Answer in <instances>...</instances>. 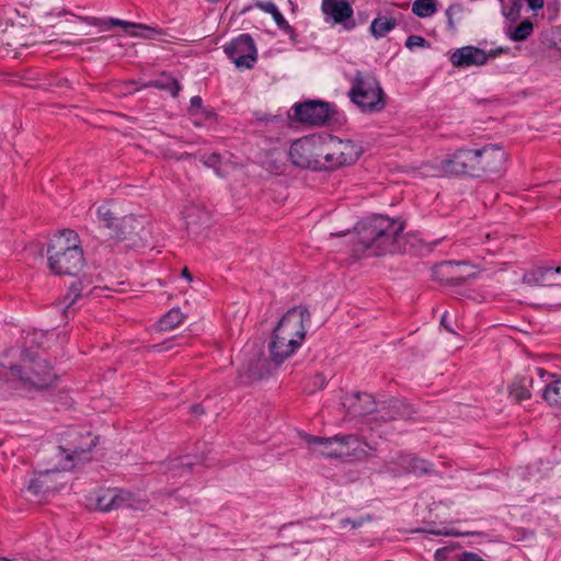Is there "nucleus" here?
<instances>
[{
	"mask_svg": "<svg viewBox=\"0 0 561 561\" xmlns=\"http://www.w3.org/2000/svg\"><path fill=\"white\" fill-rule=\"evenodd\" d=\"M79 295L78 294H75V297L71 299L70 304L68 305V307L75 302V299L78 297Z\"/></svg>",
	"mask_w": 561,
	"mask_h": 561,
	"instance_id": "obj_48",
	"label": "nucleus"
},
{
	"mask_svg": "<svg viewBox=\"0 0 561 561\" xmlns=\"http://www.w3.org/2000/svg\"><path fill=\"white\" fill-rule=\"evenodd\" d=\"M536 371L538 376L541 378L547 374V371L543 368H537Z\"/></svg>",
	"mask_w": 561,
	"mask_h": 561,
	"instance_id": "obj_46",
	"label": "nucleus"
},
{
	"mask_svg": "<svg viewBox=\"0 0 561 561\" xmlns=\"http://www.w3.org/2000/svg\"><path fill=\"white\" fill-rule=\"evenodd\" d=\"M348 96L364 113H377L386 106L383 90L377 78L369 72L355 73Z\"/></svg>",
	"mask_w": 561,
	"mask_h": 561,
	"instance_id": "obj_4",
	"label": "nucleus"
},
{
	"mask_svg": "<svg viewBox=\"0 0 561 561\" xmlns=\"http://www.w3.org/2000/svg\"><path fill=\"white\" fill-rule=\"evenodd\" d=\"M477 150L478 178L499 175L505 170L507 154L499 145H486Z\"/></svg>",
	"mask_w": 561,
	"mask_h": 561,
	"instance_id": "obj_9",
	"label": "nucleus"
},
{
	"mask_svg": "<svg viewBox=\"0 0 561 561\" xmlns=\"http://www.w3.org/2000/svg\"><path fill=\"white\" fill-rule=\"evenodd\" d=\"M340 458L350 460H363L370 456L373 448L356 435H337Z\"/></svg>",
	"mask_w": 561,
	"mask_h": 561,
	"instance_id": "obj_16",
	"label": "nucleus"
},
{
	"mask_svg": "<svg viewBox=\"0 0 561 561\" xmlns=\"http://www.w3.org/2000/svg\"><path fill=\"white\" fill-rule=\"evenodd\" d=\"M430 533H431V534H434V535H437V536H442V535H444V536H449V535H451V533H448V531H442V530H431Z\"/></svg>",
	"mask_w": 561,
	"mask_h": 561,
	"instance_id": "obj_45",
	"label": "nucleus"
},
{
	"mask_svg": "<svg viewBox=\"0 0 561 561\" xmlns=\"http://www.w3.org/2000/svg\"><path fill=\"white\" fill-rule=\"evenodd\" d=\"M412 12L420 18H428L436 12L435 0H415Z\"/></svg>",
	"mask_w": 561,
	"mask_h": 561,
	"instance_id": "obj_29",
	"label": "nucleus"
},
{
	"mask_svg": "<svg viewBox=\"0 0 561 561\" xmlns=\"http://www.w3.org/2000/svg\"><path fill=\"white\" fill-rule=\"evenodd\" d=\"M301 542L309 543V542H311V540L309 538H304V539H301Z\"/></svg>",
	"mask_w": 561,
	"mask_h": 561,
	"instance_id": "obj_49",
	"label": "nucleus"
},
{
	"mask_svg": "<svg viewBox=\"0 0 561 561\" xmlns=\"http://www.w3.org/2000/svg\"><path fill=\"white\" fill-rule=\"evenodd\" d=\"M383 470L393 476L413 473L416 476L434 473V466L426 459L413 454H399L392 460L386 461Z\"/></svg>",
	"mask_w": 561,
	"mask_h": 561,
	"instance_id": "obj_10",
	"label": "nucleus"
},
{
	"mask_svg": "<svg viewBox=\"0 0 561 561\" xmlns=\"http://www.w3.org/2000/svg\"><path fill=\"white\" fill-rule=\"evenodd\" d=\"M455 11H459V8L456 7V5H450L447 10H446V15L448 18V25L450 28H455V23H454V18H453V14Z\"/></svg>",
	"mask_w": 561,
	"mask_h": 561,
	"instance_id": "obj_38",
	"label": "nucleus"
},
{
	"mask_svg": "<svg viewBox=\"0 0 561 561\" xmlns=\"http://www.w3.org/2000/svg\"><path fill=\"white\" fill-rule=\"evenodd\" d=\"M183 313L179 309H171L159 322L161 331L172 330L182 323Z\"/></svg>",
	"mask_w": 561,
	"mask_h": 561,
	"instance_id": "obj_27",
	"label": "nucleus"
},
{
	"mask_svg": "<svg viewBox=\"0 0 561 561\" xmlns=\"http://www.w3.org/2000/svg\"><path fill=\"white\" fill-rule=\"evenodd\" d=\"M533 385V379L523 378L518 383H514L511 389V396L516 401H523L531 398V392L528 386Z\"/></svg>",
	"mask_w": 561,
	"mask_h": 561,
	"instance_id": "obj_28",
	"label": "nucleus"
},
{
	"mask_svg": "<svg viewBox=\"0 0 561 561\" xmlns=\"http://www.w3.org/2000/svg\"><path fill=\"white\" fill-rule=\"evenodd\" d=\"M96 507L101 512L117 510V489L102 490L96 499Z\"/></svg>",
	"mask_w": 561,
	"mask_h": 561,
	"instance_id": "obj_24",
	"label": "nucleus"
},
{
	"mask_svg": "<svg viewBox=\"0 0 561 561\" xmlns=\"http://www.w3.org/2000/svg\"><path fill=\"white\" fill-rule=\"evenodd\" d=\"M405 46L410 49H413L415 47H425L427 46V42L422 36L411 35L407 38Z\"/></svg>",
	"mask_w": 561,
	"mask_h": 561,
	"instance_id": "obj_36",
	"label": "nucleus"
},
{
	"mask_svg": "<svg viewBox=\"0 0 561 561\" xmlns=\"http://www.w3.org/2000/svg\"><path fill=\"white\" fill-rule=\"evenodd\" d=\"M0 446H2V442L0 440Z\"/></svg>",
	"mask_w": 561,
	"mask_h": 561,
	"instance_id": "obj_51",
	"label": "nucleus"
},
{
	"mask_svg": "<svg viewBox=\"0 0 561 561\" xmlns=\"http://www.w3.org/2000/svg\"><path fill=\"white\" fill-rule=\"evenodd\" d=\"M533 31H534L533 23L529 20H525L520 24H518L516 27H514L508 33V36L514 42H523L529 37V35L533 33Z\"/></svg>",
	"mask_w": 561,
	"mask_h": 561,
	"instance_id": "obj_31",
	"label": "nucleus"
},
{
	"mask_svg": "<svg viewBox=\"0 0 561 561\" xmlns=\"http://www.w3.org/2000/svg\"><path fill=\"white\" fill-rule=\"evenodd\" d=\"M202 160L207 167L215 168L220 161V156L217 153H211L209 156H204Z\"/></svg>",
	"mask_w": 561,
	"mask_h": 561,
	"instance_id": "obj_37",
	"label": "nucleus"
},
{
	"mask_svg": "<svg viewBox=\"0 0 561 561\" xmlns=\"http://www.w3.org/2000/svg\"><path fill=\"white\" fill-rule=\"evenodd\" d=\"M397 25V20L392 16H380L373 20L369 31L375 38L383 37Z\"/></svg>",
	"mask_w": 561,
	"mask_h": 561,
	"instance_id": "obj_23",
	"label": "nucleus"
},
{
	"mask_svg": "<svg viewBox=\"0 0 561 561\" xmlns=\"http://www.w3.org/2000/svg\"><path fill=\"white\" fill-rule=\"evenodd\" d=\"M343 405L346 412L353 417H369V422H388L396 419L392 412L397 408V402H391L389 407L377 409L374 397L366 392H354L347 396Z\"/></svg>",
	"mask_w": 561,
	"mask_h": 561,
	"instance_id": "obj_5",
	"label": "nucleus"
},
{
	"mask_svg": "<svg viewBox=\"0 0 561 561\" xmlns=\"http://www.w3.org/2000/svg\"><path fill=\"white\" fill-rule=\"evenodd\" d=\"M554 46L561 50V26L558 27L553 33Z\"/></svg>",
	"mask_w": 561,
	"mask_h": 561,
	"instance_id": "obj_40",
	"label": "nucleus"
},
{
	"mask_svg": "<svg viewBox=\"0 0 561 561\" xmlns=\"http://www.w3.org/2000/svg\"><path fill=\"white\" fill-rule=\"evenodd\" d=\"M310 321V312L304 306L294 307L283 316L268 345L274 363L282 364L301 346Z\"/></svg>",
	"mask_w": 561,
	"mask_h": 561,
	"instance_id": "obj_1",
	"label": "nucleus"
},
{
	"mask_svg": "<svg viewBox=\"0 0 561 561\" xmlns=\"http://www.w3.org/2000/svg\"><path fill=\"white\" fill-rule=\"evenodd\" d=\"M477 150L461 148L439 162L440 170L446 174H465L478 178Z\"/></svg>",
	"mask_w": 561,
	"mask_h": 561,
	"instance_id": "obj_8",
	"label": "nucleus"
},
{
	"mask_svg": "<svg viewBox=\"0 0 561 561\" xmlns=\"http://www.w3.org/2000/svg\"><path fill=\"white\" fill-rule=\"evenodd\" d=\"M147 87H153L161 90H169L172 94V96H176L179 94V91L181 89L178 80L173 78H163V79H157L151 80L147 84Z\"/></svg>",
	"mask_w": 561,
	"mask_h": 561,
	"instance_id": "obj_32",
	"label": "nucleus"
},
{
	"mask_svg": "<svg viewBox=\"0 0 561 561\" xmlns=\"http://www.w3.org/2000/svg\"><path fill=\"white\" fill-rule=\"evenodd\" d=\"M248 377L250 379H255V378H260L261 377V374L257 373L255 369H253L252 367H249L248 369Z\"/></svg>",
	"mask_w": 561,
	"mask_h": 561,
	"instance_id": "obj_41",
	"label": "nucleus"
},
{
	"mask_svg": "<svg viewBox=\"0 0 561 561\" xmlns=\"http://www.w3.org/2000/svg\"><path fill=\"white\" fill-rule=\"evenodd\" d=\"M85 21L89 24L95 25V26H105V25H108V26H121V27H124L126 30L128 27H134V28L144 30V31L147 32L146 34H141V33H137V32H130L129 33L130 36H134V37L154 38L156 36H160V35L164 34V32L162 30H160V28L151 27V26H148V25H145V24L127 22V21L119 20V19H114V18H110L107 20H102V19H99V18H87Z\"/></svg>",
	"mask_w": 561,
	"mask_h": 561,
	"instance_id": "obj_17",
	"label": "nucleus"
},
{
	"mask_svg": "<svg viewBox=\"0 0 561 561\" xmlns=\"http://www.w3.org/2000/svg\"><path fill=\"white\" fill-rule=\"evenodd\" d=\"M51 474L53 472L46 471L32 479L28 483L27 491L38 500L53 492L54 488L50 484Z\"/></svg>",
	"mask_w": 561,
	"mask_h": 561,
	"instance_id": "obj_22",
	"label": "nucleus"
},
{
	"mask_svg": "<svg viewBox=\"0 0 561 561\" xmlns=\"http://www.w3.org/2000/svg\"><path fill=\"white\" fill-rule=\"evenodd\" d=\"M191 410L195 414H203L204 413V410L202 409V407L199 404L193 405L191 408Z\"/></svg>",
	"mask_w": 561,
	"mask_h": 561,
	"instance_id": "obj_43",
	"label": "nucleus"
},
{
	"mask_svg": "<svg viewBox=\"0 0 561 561\" xmlns=\"http://www.w3.org/2000/svg\"><path fill=\"white\" fill-rule=\"evenodd\" d=\"M543 399L551 407L561 408V378L546 386L543 391Z\"/></svg>",
	"mask_w": 561,
	"mask_h": 561,
	"instance_id": "obj_25",
	"label": "nucleus"
},
{
	"mask_svg": "<svg viewBox=\"0 0 561 561\" xmlns=\"http://www.w3.org/2000/svg\"><path fill=\"white\" fill-rule=\"evenodd\" d=\"M323 168L337 169L357 161L362 149L352 140H342L334 136H323Z\"/></svg>",
	"mask_w": 561,
	"mask_h": 561,
	"instance_id": "obj_7",
	"label": "nucleus"
},
{
	"mask_svg": "<svg viewBox=\"0 0 561 561\" xmlns=\"http://www.w3.org/2000/svg\"><path fill=\"white\" fill-rule=\"evenodd\" d=\"M295 117L309 125L321 126L330 118L329 104L321 101H308L294 106Z\"/></svg>",
	"mask_w": 561,
	"mask_h": 561,
	"instance_id": "obj_14",
	"label": "nucleus"
},
{
	"mask_svg": "<svg viewBox=\"0 0 561 561\" xmlns=\"http://www.w3.org/2000/svg\"><path fill=\"white\" fill-rule=\"evenodd\" d=\"M87 438L89 439L87 447H75L72 450H70V453L66 455L68 460H72L75 458L80 459L92 449V447L95 445L94 438H92L90 434H88Z\"/></svg>",
	"mask_w": 561,
	"mask_h": 561,
	"instance_id": "obj_34",
	"label": "nucleus"
},
{
	"mask_svg": "<svg viewBox=\"0 0 561 561\" xmlns=\"http://www.w3.org/2000/svg\"><path fill=\"white\" fill-rule=\"evenodd\" d=\"M310 383L311 386L309 388V391L313 392L316 390L323 389L327 385V380L322 374H316L313 377H311Z\"/></svg>",
	"mask_w": 561,
	"mask_h": 561,
	"instance_id": "obj_35",
	"label": "nucleus"
},
{
	"mask_svg": "<svg viewBox=\"0 0 561 561\" xmlns=\"http://www.w3.org/2000/svg\"><path fill=\"white\" fill-rule=\"evenodd\" d=\"M440 324L450 333H455V331L448 327V323H446V313L443 316Z\"/></svg>",
	"mask_w": 561,
	"mask_h": 561,
	"instance_id": "obj_42",
	"label": "nucleus"
},
{
	"mask_svg": "<svg viewBox=\"0 0 561 561\" xmlns=\"http://www.w3.org/2000/svg\"><path fill=\"white\" fill-rule=\"evenodd\" d=\"M259 7L266 13H270L275 23L277 24V26L280 28V30H284V31H290L291 27L290 25L288 24V22L285 20V18L283 16V14L279 12L278 8L276 7L275 3L271 2V1H266V2H260L259 3Z\"/></svg>",
	"mask_w": 561,
	"mask_h": 561,
	"instance_id": "obj_26",
	"label": "nucleus"
},
{
	"mask_svg": "<svg viewBox=\"0 0 561 561\" xmlns=\"http://www.w3.org/2000/svg\"><path fill=\"white\" fill-rule=\"evenodd\" d=\"M98 217L101 221L105 224L108 228H115L117 238L127 239L133 233H137V229L141 227V222H139L133 215L125 216L122 219H117L114 216V213L110 207L102 205L96 210Z\"/></svg>",
	"mask_w": 561,
	"mask_h": 561,
	"instance_id": "obj_15",
	"label": "nucleus"
},
{
	"mask_svg": "<svg viewBox=\"0 0 561 561\" xmlns=\"http://www.w3.org/2000/svg\"><path fill=\"white\" fill-rule=\"evenodd\" d=\"M404 224L385 216H373L357 228L358 244L370 255H381L396 250V243Z\"/></svg>",
	"mask_w": 561,
	"mask_h": 561,
	"instance_id": "obj_3",
	"label": "nucleus"
},
{
	"mask_svg": "<svg viewBox=\"0 0 561 561\" xmlns=\"http://www.w3.org/2000/svg\"><path fill=\"white\" fill-rule=\"evenodd\" d=\"M343 523H344V524H346V523H351V524H352V527H357V526H359V525H360V523L352 522V520H350V519H345V520H343Z\"/></svg>",
	"mask_w": 561,
	"mask_h": 561,
	"instance_id": "obj_47",
	"label": "nucleus"
},
{
	"mask_svg": "<svg viewBox=\"0 0 561 561\" xmlns=\"http://www.w3.org/2000/svg\"><path fill=\"white\" fill-rule=\"evenodd\" d=\"M187 225L205 224L208 221V214L197 207H190L185 211Z\"/></svg>",
	"mask_w": 561,
	"mask_h": 561,
	"instance_id": "obj_33",
	"label": "nucleus"
},
{
	"mask_svg": "<svg viewBox=\"0 0 561 561\" xmlns=\"http://www.w3.org/2000/svg\"><path fill=\"white\" fill-rule=\"evenodd\" d=\"M561 274V266L546 267L538 266L527 271L523 282L529 286H553L560 285L558 276Z\"/></svg>",
	"mask_w": 561,
	"mask_h": 561,
	"instance_id": "obj_18",
	"label": "nucleus"
},
{
	"mask_svg": "<svg viewBox=\"0 0 561 561\" xmlns=\"http://www.w3.org/2000/svg\"><path fill=\"white\" fill-rule=\"evenodd\" d=\"M83 44H84L83 41L76 43V45H83Z\"/></svg>",
	"mask_w": 561,
	"mask_h": 561,
	"instance_id": "obj_50",
	"label": "nucleus"
},
{
	"mask_svg": "<svg viewBox=\"0 0 561 561\" xmlns=\"http://www.w3.org/2000/svg\"><path fill=\"white\" fill-rule=\"evenodd\" d=\"M502 51V48L490 50L489 53H486L485 50L478 48L476 46H463L461 48L456 49L450 55L449 60L451 65L456 68L483 66L488 62L490 58H495Z\"/></svg>",
	"mask_w": 561,
	"mask_h": 561,
	"instance_id": "obj_13",
	"label": "nucleus"
},
{
	"mask_svg": "<svg viewBox=\"0 0 561 561\" xmlns=\"http://www.w3.org/2000/svg\"><path fill=\"white\" fill-rule=\"evenodd\" d=\"M526 2L528 7L534 11L542 9L543 7V0H526Z\"/></svg>",
	"mask_w": 561,
	"mask_h": 561,
	"instance_id": "obj_39",
	"label": "nucleus"
},
{
	"mask_svg": "<svg viewBox=\"0 0 561 561\" xmlns=\"http://www.w3.org/2000/svg\"><path fill=\"white\" fill-rule=\"evenodd\" d=\"M225 53L238 68L251 69L256 61V47L249 34H241L225 46Z\"/></svg>",
	"mask_w": 561,
	"mask_h": 561,
	"instance_id": "obj_11",
	"label": "nucleus"
},
{
	"mask_svg": "<svg viewBox=\"0 0 561 561\" xmlns=\"http://www.w3.org/2000/svg\"><path fill=\"white\" fill-rule=\"evenodd\" d=\"M182 276L185 277L188 280H192V275H191L190 271L187 270V267L183 268Z\"/></svg>",
	"mask_w": 561,
	"mask_h": 561,
	"instance_id": "obj_44",
	"label": "nucleus"
},
{
	"mask_svg": "<svg viewBox=\"0 0 561 561\" xmlns=\"http://www.w3.org/2000/svg\"><path fill=\"white\" fill-rule=\"evenodd\" d=\"M47 265L55 275L76 276L84 266L79 236L73 230H62L47 245Z\"/></svg>",
	"mask_w": 561,
	"mask_h": 561,
	"instance_id": "obj_2",
	"label": "nucleus"
},
{
	"mask_svg": "<svg viewBox=\"0 0 561 561\" xmlns=\"http://www.w3.org/2000/svg\"><path fill=\"white\" fill-rule=\"evenodd\" d=\"M302 438L312 453L328 458H340L337 435L329 438H323L319 436L305 434L302 435Z\"/></svg>",
	"mask_w": 561,
	"mask_h": 561,
	"instance_id": "obj_19",
	"label": "nucleus"
},
{
	"mask_svg": "<svg viewBox=\"0 0 561 561\" xmlns=\"http://www.w3.org/2000/svg\"><path fill=\"white\" fill-rule=\"evenodd\" d=\"M323 136L310 135L295 140L289 149L293 164L304 169L323 168Z\"/></svg>",
	"mask_w": 561,
	"mask_h": 561,
	"instance_id": "obj_6",
	"label": "nucleus"
},
{
	"mask_svg": "<svg viewBox=\"0 0 561 561\" xmlns=\"http://www.w3.org/2000/svg\"><path fill=\"white\" fill-rule=\"evenodd\" d=\"M149 503L147 495L141 492L117 489V510L129 508L144 512L148 508Z\"/></svg>",
	"mask_w": 561,
	"mask_h": 561,
	"instance_id": "obj_20",
	"label": "nucleus"
},
{
	"mask_svg": "<svg viewBox=\"0 0 561 561\" xmlns=\"http://www.w3.org/2000/svg\"><path fill=\"white\" fill-rule=\"evenodd\" d=\"M28 370L24 371L22 367L14 366L11 368V374L39 389L48 387L55 379V373L45 359L34 360Z\"/></svg>",
	"mask_w": 561,
	"mask_h": 561,
	"instance_id": "obj_12",
	"label": "nucleus"
},
{
	"mask_svg": "<svg viewBox=\"0 0 561 561\" xmlns=\"http://www.w3.org/2000/svg\"><path fill=\"white\" fill-rule=\"evenodd\" d=\"M322 13L331 18L335 23H344L353 15L351 4L345 0H322Z\"/></svg>",
	"mask_w": 561,
	"mask_h": 561,
	"instance_id": "obj_21",
	"label": "nucleus"
},
{
	"mask_svg": "<svg viewBox=\"0 0 561 561\" xmlns=\"http://www.w3.org/2000/svg\"><path fill=\"white\" fill-rule=\"evenodd\" d=\"M188 112L192 116H201L204 119H211L215 117V113L203 106V100L196 95L191 99Z\"/></svg>",
	"mask_w": 561,
	"mask_h": 561,
	"instance_id": "obj_30",
	"label": "nucleus"
}]
</instances>
